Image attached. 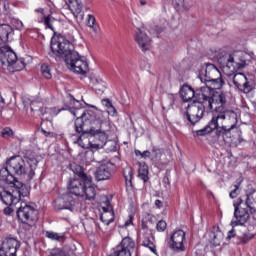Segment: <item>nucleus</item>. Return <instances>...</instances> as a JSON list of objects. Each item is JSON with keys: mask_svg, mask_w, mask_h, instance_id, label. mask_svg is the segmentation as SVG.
I'll return each mask as SVG.
<instances>
[{"mask_svg": "<svg viewBox=\"0 0 256 256\" xmlns=\"http://www.w3.org/2000/svg\"><path fill=\"white\" fill-rule=\"evenodd\" d=\"M150 153H151L150 154L151 160L154 163H159V161H161V149L154 147L152 149V152H150Z\"/></svg>", "mask_w": 256, "mask_h": 256, "instance_id": "37", "label": "nucleus"}, {"mask_svg": "<svg viewBox=\"0 0 256 256\" xmlns=\"http://www.w3.org/2000/svg\"><path fill=\"white\" fill-rule=\"evenodd\" d=\"M17 217L21 223L31 227L37 223V220L39 219V211L31 205L23 203L17 210Z\"/></svg>", "mask_w": 256, "mask_h": 256, "instance_id": "8", "label": "nucleus"}, {"mask_svg": "<svg viewBox=\"0 0 256 256\" xmlns=\"http://www.w3.org/2000/svg\"><path fill=\"white\" fill-rule=\"evenodd\" d=\"M37 165H39V161L35 157L14 156L8 160L7 167L0 170V175L4 181H9L10 185H14L15 189L8 190L0 187V201L4 205H15L19 203L21 197L29 195L25 184L13 175H27L28 179H33Z\"/></svg>", "mask_w": 256, "mask_h": 256, "instance_id": "1", "label": "nucleus"}, {"mask_svg": "<svg viewBox=\"0 0 256 256\" xmlns=\"http://www.w3.org/2000/svg\"><path fill=\"white\" fill-rule=\"evenodd\" d=\"M109 256H131V251L123 248V246H117L113 254Z\"/></svg>", "mask_w": 256, "mask_h": 256, "instance_id": "34", "label": "nucleus"}, {"mask_svg": "<svg viewBox=\"0 0 256 256\" xmlns=\"http://www.w3.org/2000/svg\"><path fill=\"white\" fill-rule=\"evenodd\" d=\"M74 104L76 111H72V114L74 115V117H77V112L79 111V109H81V103L79 101L74 100Z\"/></svg>", "mask_w": 256, "mask_h": 256, "instance_id": "49", "label": "nucleus"}, {"mask_svg": "<svg viewBox=\"0 0 256 256\" xmlns=\"http://www.w3.org/2000/svg\"><path fill=\"white\" fill-rule=\"evenodd\" d=\"M85 187H84V197L87 201H95V197L97 195V191L95 190V186H93L92 181L93 179L86 178Z\"/></svg>", "mask_w": 256, "mask_h": 256, "instance_id": "20", "label": "nucleus"}, {"mask_svg": "<svg viewBox=\"0 0 256 256\" xmlns=\"http://www.w3.org/2000/svg\"><path fill=\"white\" fill-rule=\"evenodd\" d=\"M253 234H244L243 238H242V242L243 243H249V241H251V239H253Z\"/></svg>", "mask_w": 256, "mask_h": 256, "instance_id": "48", "label": "nucleus"}, {"mask_svg": "<svg viewBox=\"0 0 256 256\" xmlns=\"http://www.w3.org/2000/svg\"><path fill=\"white\" fill-rule=\"evenodd\" d=\"M210 237V243L214 247H219L221 243H223V233L219 229V227L214 228V231H211L209 234Z\"/></svg>", "mask_w": 256, "mask_h": 256, "instance_id": "22", "label": "nucleus"}, {"mask_svg": "<svg viewBox=\"0 0 256 256\" xmlns=\"http://www.w3.org/2000/svg\"><path fill=\"white\" fill-rule=\"evenodd\" d=\"M138 177L139 179H142L144 183L149 181V166H147V164L139 163Z\"/></svg>", "mask_w": 256, "mask_h": 256, "instance_id": "27", "label": "nucleus"}, {"mask_svg": "<svg viewBox=\"0 0 256 256\" xmlns=\"http://www.w3.org/2000/svg\"><path fill=\"white\" fill-rule=\"evenodd\" d=\"M21 247V242L13 237H5L2 239V244L0 251L4 253L5 256H17V249Z\"/></svg>", "mask_w": 256, "mask_h": 256, "instance_id": "11", "label": "nucleus"}, {"mask_svg": "<svg viewBox=\"0 0 256 256\" xmlns=\"http://www.w3.org/2000/svg\"><path fill=\"white\" fill-rule=\"evenodd\" d=\"M209 109L211 111L216 112V114L213 115L210 125L212 129H216V131H219V129H226L227 127V94L221 92L219 96H216L215 98H212L211 106H209Z\"/></svg>", "mask_w": 256, "mask_h": 256, "instance_id": "5", "label": "nucleus"}, {"mask_svg": "<svg viewBox=\"0 0 256 256\" xmlns=\"http://www.w3.org/2000/svg\"><path fill=\"white\" fill-rule=\"evenodd\" d=\"M17 61H18V63H21L20 69H24V67L26 65L25 64V59L21 58V59H18Z\"/></svg>", "mask_w": 256, "mask_h": 256, "instance_id": "59", "label": "nucleus"}, {"mask_svg": "<svg viewBox=\"0 0 256 256\" xmlns=\"http://www.w3.org/2000/svg\"><path fill=\"white\" fill-rule=\"evenodd\" d=\"M170 249L176 253L185 251V232L183 230L175 231L171 235Z\"/></svg>", "mask_w": 256, "mask_h": 256, "instance_id": "13", "label": "nucleus"}, {"mask_svg": "<svg viewBox=\"0 0 256 256\" xmlns=\"http://www.w3.org/2000/svg\"><path fill=\"white\" fill-rule=\"evenodd\" d=\"M155 205L158 209H161L163 207V202L161 200H156Z\"/></svg>", "mask_w": 256, "mask_h": 256, "instance_id": "58", "label": "nucleus"}, {"mask_svg": "<svg viewBox=\"0 0 256 256\" xmlns=\"http://www.w3.org/2000/svg\"><path fill=\"white\" fill-rule=\"evenodd\" d=\"M113 168L114 166L111 162L100 165L94 173L96 181H107L111 179V177H113V174L115 173Z\"/></svg>", "mask_w": 256, "mask_h": 256, "instance_id": "15", "label": "nucleus"}, {"mask_svg": "<svg viewBox=\"0 0 256 256\" xmlns=\"http://www.w3.org/2000/svg\"><path fill=\"white\" fill-rule=\"evenodd\" d=\"M231 129L233 128H222L216 131V135L219 139H223L225 143H229L228 139H231Z\"/></svg>", "mask_w": 256, "mask_h": 256, "instance_id": "28", "label": "nucleus"}, {"mask_svg": "<svg viewBox=\"0 0 256 256\" xmlns=\"http://www.w3.org/2000/svg\"><path fill=\"white\" fill-rule=\"evenodd\" d=\"M107 114L111 115V117H117V109L115 106H113V104L107 108Z\"/></svg>", "mask_w": 256, "mask_h": 256, "instance_id": "47", "label": "nucleus"}, {"mask_svg": "<svg viewBox=\"0 0 256 256\" xmlns=\"http://www.w3.org/2000/svg\"><path fill=\"white\" fill-rule=\"evenodd\" d=\"M13 33V28L9 24L0 25V40L2 43L9 41V36Z\"/></svg>", "mask_w": 256, "mask_h": 256, "instance_id": "25", "label": "nucleus"}, {"mask_svg": "<svg viewBox=\"0 0 256 256\" xmlns=\"http://www.w3.org/2000/svg\"><path fill=\"white\" fill-rule=\"evenodd\" d=\"M2 5L5 13H11V6L9 0H2Z\"/></svg>", "mask_w": 256, "mask_h": 256, "instance_id": "46", "label": "nucleus"}, {"mask_svg": "<svg viewBox=\"0 0 256 256\" xmlns=\"http://www.w3.org/2000/svg\"><path fill=\"white\" fill-rule=\"evenodd\" d=\"M106 131L107 130L103 129L102 131H98V132H95L94 134H90L88 137H90V139H93V137H95V139H97L98 142L93 144L91 141H89V145L91 147H94V149H101V147H103V145L107 143Z\"/></svg>", "mask_w": 256, "mask_h": 256, "instance_id": "19", "label": "nucleus"}, {"mask_svg": "<svg viewBox=\"0 0 256 256\" xmlns=\"http://www.w3.org/2000/svg\"><path fill=\"white\" fill-rule=\"evenodd\" d=\"M141 227L142 229H147V224H145V222H142Z\"/></svg>", "mask_w": 256, "mask_h": 256, "instance_id": "64", "label": "nucleus"}, {"mask_svg": "<svg viewBox=\"0 0 256 256\" xmlns=\"http://www.w3.org/2000/svg\"><path fill=\"white\" fill-rule=\"evenodd\" d=\"M70 169L73 172V174L77 176L76 179H81L82 181H86L91 177L87 175V173L83 171V167L81 165H78L77 163L70 164Z\"/></svg>", "mask_w": 256, "mask_h": 256, "instance_id": "23", "label": "nucleus"}, {"mask_svg": "<svg viewBox=\"0 0 256 256\" xmlns=\"http://www.w3.org/2000/svg\"><path fill=\"white\" fill-rule=\"evenodd\" d=\"M200 90L201 88L193 90V88H191L190 86L185 85L180 90V96L182 97L184 103H187L191 101V99H194V103H205V105H209V107H211V101H213V98L211 96H209V98L199 96L198 92Z\"/></svg>", "mask_w": 256, "mask_h": 256, "instance_id": "9", "label": "nucleus"}, {"mask_svg": "<svg viewBox=\"0 0 256 256\" xmlns=\"http://www.w3.org/2000/svg\"><path fill=\"white\" fill-rule=\"evenodd\" d=\"M68 189L72 195H76V197H84L85 196V181L81 178H74L70 180L68 184Z\"/></svg>", "mask_w": 256, "mask_h": 256, "instance_id": "16", "label": "nucleus"}, {"mask_svg": "<svg viewBox=\"0 0 256 256\" xmlns=\"http://www.w3.org/2000/svg\"><path fill=\"white\" fill-rule=\"evenodd\" d=\"M51 52L50 57L54 59H64L65 63L70 69L78 75H87L89 73V63L85 60V57L80 56L79 52L75 51V46L65 37L61 36L51 40L50 45Z\"/></svg>", "mask_w": 256, "mask_h": 256, "instance_id": "2", "label": "nucleus"}, {"mask_svg": "<svg viewBox=\"0 0 256 256\" xmlns=\"http://www.w3.org/2000/svg\"><path fill=\"white\" fill-rule=\"evenodd\" d=\"M2 137L4 139H9V137H13V130H11V128H4L2 130Z\"/></svg>", "mask_w": 256, "mask_h": 256, "instance_id": "44", "label": "nucleus"}, {"mask_svg": "<svg viewBox=\"0 0 256 256\" xmlns=\"http://www.w3.org/2000/svg\"><path fill=\"white\" fill-rule=\"evenodd\" d=\"M174 5L176 9L181 10V9H189L187 4L185 3V0H175Z\"/></svg>", "mask_w": 256, "mask_h": 256, "instance_id": "41", "label": "nucleus"}, {"mask_svg": "<svg viewBox=\"0 0 256 256\" xmlns=\"http://www.w3.org/2000/svg\"><path fill=\"white\" fill-rule=\"evenodd\" d=\"M157 231L163 232L167 229V222L165 220H160L156 225Z\"/></svg>", "mask_w": 256, "mask_h": 256, "instance_id": "43", "label": "nucleus"}, {"mask_svg": "<svg viewBox=\"0 0 256 256\" xmlns=\"http://www.w3.org/2000/svg\"><path fill=\"white\" fill-rule=\"evenodd\" d=\"M41 131H42V133L44 134V135H46V137H49V135H51V132H49V131H47V130H45V129H41Z\"/></svg>", "mask_w": 256, "mask_h": 256, "instance_id": "62", "label": "nucleus"}, {"mask_svg": "<svg viewBox=\"0 0 256 256\" xmlns=\"http://www.w3.org/2000/svg\"><path fill=\"white\" fill-rule=\"evenodd\" d=\"M232 83L236 89L243 91V93H251L253 91V84L249 82V79L243 73H236L233 76Z\"/></svg>", "mask_w": 256, "mask_h": 256, "instance_id": "14", "label": "nucleus"}, {"mask_svg": "<svg viewBox=\"0 0 256 256\" xmlns=\"http://www.w3.org/2000/svg\"><path fill=\"white\" fill-rule=\"evenodd\" d=\"M164 104L168 105V108L173 107V105H175V96L173 94H168L167 99L164 100Z\"/></svg>", "mask_w": 256, "mask_h": 256, "instance_id": "40", "label": "nucleus"}, {"mask_svg": "<svg viewBox=\"0 0 256 256\" xmlns=\"http://www.w3.org/2000/svg\"><path fill=\"white\" fill-rule=\"evenodd\" d=\"M3 213H4V215H11L13 213V210L11 209V207L9 205H7V207L4 208Z\"/></svg>", "mask_w": 256, "mask_h": 256, "instance_id": "56", "label": "nucleus"}, {"mask_svg": "<svg viewBox=\"0 0 256 256\" xmlns=\"http://www.w3.org/2000/svg\"><path fill=\"white\" fill-rule=\"evenodd\" d=\"M40 71L45 79H51L53 77L51 74V67L47 64H42Z\"/></svg>", "mask_w": 256, "mask_h": 256, "instance_id": "38", "label": "nucleus"}, {"mask_svg": "<svg viewBox=\"0 0 256 256\" xmlns=\"http://www.w3.org/2000/svg\"><path fill=\"white\" fill-rule=\"evenodd\" d=\"M16 23H17L18 29H23V22L22 21L18 20Z\"/></svg>", "mask_w": 256, "mask_h": 256, "instance_id": "61", "label": "nucleus"}, {"mask_svg": "<svg viewBox=\"0 0 256 256\" xmlns=\"http://www.w3.org/2000/svg\"><path fill=\"white\" fill-rule=\"evenodd\" d=\"M135 155L137 157H139V155H140V157H141V155H143V152H141L140 150H135Z\"/></svg>", "mask_w": 256, "mask_h": 256, "instance_id": "63", "label": "nucleus"}, {"mask_svg": "<svg viewBox=\"0 0 256 256\" xmlns=\"http://www.w3.org/2000/svg\"><path fill=\"white\" fill-rule=\"evenodd\" d=\"M233 237H235V230L232 229L228 232L226 239H227V241H231V239H233Z\"/></svg>", "mask_w": 256, "mask_h": 256, "instance_id": "55", "label": "nucleus"}, {"mask_svg": "<svg viewBox=\"0 0 256 256\" xmlns=\"http://www.w3.org/2000/svg\"><path fill=\"white\" fill-rule=\"evenodd\" d=\"M134 39L142 51H149V47H151V38H149L143 30L137 28Z\"/></svg>", "mask_w": 256, "mask_h": 256, "instance_id": "18", "label": "nucleus"}, {"mask_svg": "<svg viewBox=\"0 0 256 256\" xmlns=\"http://www.w3.org/2000/svg\"><path fill=\"white\" fill-rule=\"evenodd\" d=\"M143 247H148L154 255H157V249L155 248V244L149 239V237H144L142 241Z\"/></svg>", "mask_w": 256, "mask_h": 256, "instance_id": "35", "label": "nucleus"}, {"mask_svg": "<svg viewBox=\"0 0 256 256\" xmlns=\"http://www.w3.org/2000/svg\"><path fill=\"white\" fill-rule=\"evenodd\" d=\"M218 63L225 69H229L231 73H235L239 71V69H243L245 67V61L239 58L237 53L233 54H220L218 57Z\"/></svg>", "mask_w": 256, "mask_h": 256, "instance_id": "7", "label": "nucleus"}, {"mask_svg": "<svg viewBox=\"0 0 256 256\" xmlns=\"http://www.w3.org/2000/svg\"><path fill=\"white\" fill-rule=\"evenodd\" d=\"M205 108L209 109V104L203 102L192 103L188 106L187 112L184 114V119L192 125L199 123L203 119V115H205Z\"/></svg>", "mask_w": 256, "mask_h": 256, "instance_id": "6", "label": "nucleus"}, {"mask_svg": "<svg viewBox=\"0 0 256 256\" xmlns=\"http://www.w3.org/2000/svg\"><path fill=\"white\" fill-rule=\"evenodd\" d=\"M135 217L133 215H129V219L125 222L124 226L129 227V225H133V219Z\"/></svg>", "mask_w": 256, "mask_h": 256, "instance_id": "54", "label": "nucleus"}, {"mask_svg": "<svg viewBox=\"0 0 256 256\" xmlns=\"http://www.w3.org/2000/svg\"><path fill=\"white\" fill-rule=\"evenodd\" d=\"M102 105H103L104 107H106V109H108V107L112 106L113 103H112L111 100H109V99H103V100H102Z\"/></svg>", "mask_w": 256, "mask_h": 256, "instance_id": "52", "label": "nucleus"}, {"mask_svg": "<svg viewBox=\"0 0 256 256\" xmlns=\"http://www.w3.org/2000/svg\"><path fill=\"white\" fill-rule=\"evenodd\" d=\"M102 81L99 79H95L94 80V85H95V89L98 91H103V89H105V86H99V83H101Z\"/></svg>", "mask_w": 256, "mask_h": 256, "instance_id": "51", "label": "nucleus"}, {"mask_svg": "<svg viewBox=\"0 0 256 256\" xmlns=\"http://www.w3.org/2000/svg\"><path fill=\"white\" fill-rule=\"evenodd\" d=\"M246 205L251 213H256V190H252L247 194Z\"/></svg>", "mask_w": 256, "mask_h": 256, "instance_id": "26", "label": "nucleus"}, {"mask_svg": "<svg viewBox=\"0 0 256 256\" xmlns=\"http://www.w3.org/2000/svg\"><path fill=\"white\" fill-rule=\"evenodd\" d=\"M243 203L242 199L238 200V203H234V218L231 221V225L233 227H237V225H245L247 221H249V211L246 208H242L239 205Z\"/></svg>", "mask_w": 256, "mask_h": 256, "instance_id": "10", "label": "nucleus"}, {"mask_svg": "<svg viewBox=\"0 0 256 256\" xmlns=\"http://www.w3.org/2000/svg\"><path fill=\"white\" fill-rule=\"evenodd\" d=\"M43 21H44V24L46 25V27H48V29H51L53 31V25L51 24V21H54L55 18H53L51 15H48V16H44L43 17Z\"/></svg>", "mask_w": 256, "mask_h": 256, "instance_id": "42", "label": "nucleus"}, {"mask_svg": "<svg viewBox=\"0 0 256 256\" xmlns=\"http://www.w3.org/2000/svg\"><path fill=\"white\" fill-rule=\"evenodd\" d=\"M0 61L2 65L11 67V65H15L18 61L17 54L9 47V45L0 46Z\"/></svg>", "mask_w": 256, "mask_h": 256, "instance_id": "12", "label": "nucleus"}, {"mask_svg": "<svg viewBox=\"0 0 256 256\" xmlns=\"http://www.w3.org/2000/svg\"><path fill=\"white\" fill-rule=\"evenodd\" d=\"M45 235L48 239H51V241H61L62 239H65L64 233L59 234L53 231H47Z\"/></svg>", "mask_w": 256, "mask_h": 256, "instance_id": "33", "label": "nucleus"}, {"mask_svg": "<svg viewBox=\"0 0 256 256\" xmlns=\"http://www.w3.org/2000/svg\"><path fill=\"white\" fill-rule=\"evenodd\" d=\"M199 79L204 86L200 87L198 92L199 97H211L215 99L219 97L222 92H217L219 89L223 88L225 81H223L221 71L218 70L217 66L213 64H207L204 71L199 74Z\"/></svg>", "mask_w": 256, "mask_h": 256, "instance_id": "3", "label": "nucleus"}, {"mask_svg": "<svg viewBox=\"0 0 256 256\" xmlns=\"http://www.w3.org/2000/svg\"><path fill=\"white\" fill-rule=\"evenodd\" d=\"M141 157L142 159H147V157H151V152L149 150H146L142 152Z\"/></svg>", "mask_w": 256, "mask_h": 256, "instance_id": "57", "label": "nucleus"}, {"mask_svg": "<svg viewBox=\"0 0 256 256\" xmlns=\"http://www.w3.org/2000/svg\"><path fill=\"white\" fill-rule=\"evenodd\" d=\"M123 175L125 178L126 185H132L133 183V168L131 166H127L124 168Z\"/></svg>", "mask_w": 256, "mask_h": 256, "instance_id": "32", "label": "nucleus"}, {"mask_svg": "<svg viewBox=\"0 0 256 256\" xmlns=\"http://www.w3.org/2000/svg\"><path fill=\"white\" fill-rule=\"evenodd\" d=\"M95 16L89 14L87 17V26L93 29L94 33H99V26L95 24Z\"/></svg>", "mask_w": 256, "mask_h": 256, "instance_id": "36", "label": "nucleus"}, {"mask_svg": "<svg viewBox=\"0 0 256 256\" xmlns=\"http://www.w3.org/2000/svg\"><path fill=\"white\" fill-rule=\"evenodd\" d=\"M50 256H65V254L63 253V251H61L59 249H54L50 253Z\"/></svg>", "mask_w": 256, "mask_h": 256, "instance_id": "50", "label": "nucleus"}, {"mask_svg": "<svg viewBox=\"0 0 256 256\" xmlns=\"http://www.w3.org/2000/svg\"><path fill=\"white\" fill-rule=\"evenodd\" d=\"M76 5L77 8L75 10L76 15H79V13H81V9H83V5H81V2H79V0H76Z\"/></svg>", "mask_w": 256, "mask_h": 256, "instance_id": "53", "label": "nucleus"}, {"mask_svg": "<svg viewBox=\"0 0 256 256\" xmlns=\"http://www.w3.org/2000/svg\"><path fill=\"white\" fill-rule=\"evenodd\" d=\"M241 183H243V179L240 177L236 180L235 184L232 186L229 196L231 199H237L238 195L241 193Z\"/></svg>", "mask_w": 256, "mask_h": 256, "instance_id": "30", "label": "nucleus"}, {"mask_svg": "<svg viewBox=\"0 0 256 256\" xmlns=\"http://www.w3.org/2000/svg\"><path fill=\"white\" fill-rule=\"evenodd\" d=\"M30 109H31V111H37V109L35 108V101H32L30 103Z\"/></svg>", "mask_w": 256, "mask_h": 256, "instance_id": "60", "label": "nucleus"}, {"mask_svg": "<svg viewBox=\"0 0 256 256\" xmlns=\"http://www.w3.org/2000/svg\"><path fill=\"white\" fill-rule=\"evenodd\" d=\"M54 208L56 211H63L67 209L68 211H75V200L70 195L65 196L54 201Z\"/></svg>", "mask_w": 256, "mask_h": 256, "instance_id": "17", "label": "nucleus"}, {"mask_svg": "<svg viewBox=\"0 0 256 256\" xmlns=\"http://www.w3.org/2000/svg\"><path fill=\"white\" fill-rule=\"evenodd\" d=\"M119 247H122V249H126L128 251H133V249H135V241H133V239H131V237H125L122 239V241L120 242V244L118 245Z\"/></svg>", "mask_w": 256, "mask_h": 256, "instance_id": "29", "label": "nucleus"}, {"mask_svg": "<svg viewBox=\"0 0 256 256\" xmlns=\"http://www.w3.org/2000/svg\"><path fill=\"white\" fill-rule=\"evenodd\" d=\"M105 125H107V122L103 121V118H95L91 114L83 112L76 118L74 123L75 131L80 135L77 142L81 145L83 139L102 131L105 129Z\"/></svg>", "mask_w": 256, "mask_h": 256, "instance_id": "4", "label": "nucleus"}, {"mask_svg": "<svg viewBox=\"0 0 256 256\" xmlns=\"http://www.w3.org/2000/svg\"><path fill=\"white\" fill-rule=\"evenodd\" d=\"M102 209L104 213L101 214L100 221L105 223V225H111V223L115 221V212H113V208L107 205V207H103Z\"/></svg>", "mask_w": 256, "mask_h": 256, "instance_id": "21", "label": "nucleus"}, {"mask_svg": "<svg viewBox=\"0 0 256 256\" xmlns=\"http://www.w3.org/2000/svg\"><path fill=\"white\" fill-rule=\"evenodd\" d=\"M226 127L229 129H235L237 127V113L233 110H229L226 106Z\"/></svg>", "mask_w": 256, "mask_h": 256, "instance_id": "24", "label": "nucleus"}, {"mask_svg": "<svg viewBox=\"0 0 256 256\" xmlns=\"http://www.w3.org/2000/svg\"><path fill=\"white\" fill-rule=\"evenodd\" d=\"M82 157L86 163H93L95 161V152L87 150L82 154Z\"/></svg>", "mask_w": 256, "mask_h": 256, "instance_id": "39", "label": "nucleus"}, {"mask_svg": "<svg viewBox=\"0 0 256 256\" xmlns=\"http://www.w3.org/2000/svg\"><path fill=\"white\" fill-rule=\"evenodd\" d=\"M39 111L41 115H53V108L40 107Z\"/></svg>", "mask_w": 256, "mask_h": 256, "instance_id": "45", "label": "nucleus"}, {"mask_svg": "<svg viewBox=\"0 0 256 256\" xmlns=\"http://www.w3.org/2000/svg\"><path fill=\"white\" fill-rule=\"evenodd\" d=\"M212 131H215L211 126V122L208 123L204 128L200 130H194L193 133H196L197 137H205V135H209Z\"/></svg>", "mask_w": 256, "mask_h": 256, "instance_id": "31", "label": "nucleus"}]
</instances>
